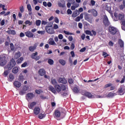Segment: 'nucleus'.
<instances>
[{
  "label": "nucleus",
  "mask_w": 125,
  "mask_h": 125,
  "mask_svg": "<svg viewBox=\"0 0 125 125\" xmlns=\"http://www.w3.org/2000/svg\"><path fill=\"white\" fill-rule=\"evenodd\" d=\"M16 65V62H15V60H14V59L13 58L11 59L10 60L9 63L4 67V69L7 70H5L3 73L2 74L3 77H4L5 78H6V77L8 76V74H9L10 73L9 71H10L11 70H12V68L14 67H15Z\"/></svg>",
  "instance_id": "f257e3e1"
},
{
  "label": "nucleus",
  "mask_w": 125,
  "mask_h": 125,
  "mask_svg": "<svg viewBox=\"0 0 125 125\" xmlns=\"http://www.w3.org/2000/svg\"><path fill=\"white\" fill-rule=\"evenodd\" d=\"M108 32L110 35H116L117 34V28L114 26H109L108 27Z\"/></svg>",
  "instance_id": "f03ea898"
},
{
  "label": "nucleus",
  "mask_w": 125,
  "mask_h": 125,
  "mask_svg": "<svg viewBox=\"0 0 125 125\" xmlns=\"http://www.w3.org/2000/svg\"><path fill=\"white\" fill-rule=\"evenodd\" d=\"M6 58L5 56L3 55L0 56V66H4L5 64H6Z\"/></svg>",
  "instance_id": "7ed1b4c3"
},
{
  "label": "nucleus",
  "mask_w": 125,
  "mask_h": 125,
  "mask_svg": "<svg viewBox=\"0 0 125 125\" xmlns=\"http://www.w3.org/2000/svg\"><path fill=\"white\" fill-rule=\"evenodd\" d=\"M29 88V87L27 85H24L22 86L21 90L20 91L19 94L20 95H24V94H26L27 92V90H28V89Z\"/></svg>",
  "instance_id": "20e7f679"
},
{
  "label": "nucleus",
  "mask_w": 125,
  "mask_h": 125,
  "mask_svg": "<svg viewBox=\"0 0 125 125\" xmlns=\"http://www.w3.org/2000/svg\"><path fill=\"white\" fill-rule=\"evenodd\" d=\"M32 59H34L35 61H39V59H41V57L38 56V52H35V53H32L30 56Z\"/></svg>",
  "instance_id": "39448f33"
},
{
  "label": "nucleus",
  "mask_w": 125,
  "mask_h": 125,
  "mask_svg": "<svg viewBox=\"0 0 125 125\" xmlns=\"http://www.w3.org/2000/svg\"><path fill=\"white\" fill-rule=\"evenodd\" d=\"M117 93L118 95H124L125 93V87L121 86L118 89Z\"/></svg>",
  "instance_id": "423d86ee"
},
{
  "label": "nucleus",
  "mask_w": 125,
  "mask_h": 125,
  "mask_svg": "<svg viewBox=\"0 0 125 125\" xmlns=\"http://www.w3.org/2000/svg\"><path fill=\"white\" fill-rule=\"evenodd\" d=\"M103 23L105 27H108V26H110V24H111L110 23V21H109V20L108 19V17H106V16H104V20H103Z\"/></svg>",
  "instance_id": "0eeeda50"
},
{
  "label": "nucleus",
  "mask_w": 125,
  "mask_h": 125,
  "mask_svg": "<svg viewBox=\"0 0 125 125\" xmlns=\"http://www.w3.org/2000/svg\"><path fill=\"white\" fill-rule=\"evenodd\" d=\"M84 19L86 21H88L90 24H92V18H91L90 15L89 14H86L84 15Z\"/></svg>",
  "instance_id": "6e6552de"
},
{
  "label": "nucleus",
  "mask_w": 125,
  "mask_h": 125,
  "mask_svg": "<svg viewBox=\"0 0 125 125\" xmlns=\"http://www.w3.org/2000/svg\"><path fill=\"white\" fill-rule=\"evenodd\" d=\"M88 13H91L94 17H96L98 16V12L94 9H91L88 10Z\"/></svg>",
  "instance_id": "1a4fd4ad"
},
{
  "label": "nucleus",
  "mask_w": 125,
  "mask_h": 125,
  "mask_svg": "<svg viewBox=\"0 0 125 125\" xmlns=\"http://www.w3.org/2000/svg\"><path fill=\"white\" fill-rule=\"evenodd\" d=\"M38 46V44L35 43L34 44L33 46H30L29 47V50H30L31 52H34L35 50L37 49V47Z\"/></svg>",
  "instance_id": "9d476101"
},
{
  "label": "nucleus",
  "mask_w": 125,
  "mask_h": 125,
  "mask_svg": "<svg viewBox=\"0 0 125 125\" xmlns=\"http://www.w3.org/2000/svg\"><path fill=\"white\" fill-rule=\"evenodd\" d=\"M26 37L27 38H34V34L30 31H27L24 33Z\"/></svg>",
  "instance_id": "9b49d317"
},
{
  "label": "nucleus",
  "mask_w": 125,
  "mask_h": 125,
  "mask_svg": "<svg viewBox=\"0 0 125 125\" xmlns=\"http://www.w3.org/2000/svg\"><path fill=\"white\" fill-rule=\"evenodd\" d=\"M58 82L59 83H63V84H66V83H67V80L63 78H59Z\"/></svg>",
  "instance_id": "f8f14e48"
},
{
  "label": "nucleus",
  "mask_w": 125,
  "mask_h": 125,
  "mask_svg": "<svg viewBox=\"0 0 125 125\" xmlns=\"http://www.w3.org/2000/svg\"><path fill=\"white\" fill-rule=\"evenodd\" d=\"M38 73L40 76H44L46 72L44 70V69L41 68L39 69Z\"/></svg>",
  "instance_id": "ddd939ff"
},
{
  "label": "nucleus",
  "mask_w": 125,
  "mask_h": 125,
  "mask_svg": "<svg viewBox=\"0 0 125 125\" xmlns=\"http://www.w3.org/2000/svg\"><path fill=\"white\" fill-rule=\"evenodd\" d=\"M41 111V108L38 106H36L34 108L33 112L35 115H39L40 114V112Z\"/></svg>",
  "instance_id": "4468645a"
},
{
  "label": "nucleus",
  "mask_w": 125,
  "mask_h": 125,
  "mask_svg": "<svg viewBox=\"0 0 125 125\" xmlns=\"http://www.w3.org/2000/svg\"><path fill=\"white\" fill-rule=\"evenodd\" d=\"M14 79H15L14 75H13L12 73H10L8 77V82H13V81H14Z\"/></svg>",
  "instance_id": "2eb2a0df"
},
{
  "label": "nucleus",
  "mask_w": 125,
  "mask_h": 125,
  "mask_svg": "<svg viewBox=\"0 0 125 125\" xmlns=\"http://www.w3.org/2000/svg\"><path fill=\"white\" fill-rule=\"evenodd\" d=\"M26 97H27L28 99H33V98L35 97V94L33 93H28L26 94Z\"/></svg>",
  "instance_id": "dca6fc26"
},
{
  "label": "nucleus",
  "mask_w": 125,
  "mask_h": 125,
  "mask_svg": "<svg viewBox=\"0 0 125 125\" xmlns=\"http://www.w3.org/2000/svg\"><path fill=\"white\" fill-rule=\"evenodd\" d=\"M19 69H20V67H19V66L14 67L12 69V73L13 74H17V73L19 72Z\"/></svg>",
  "instance_id": "f3484780"
},
{
  "label": "nucleus",
  "mask_w": 125,
  "mask_h": 125,
  "mask_svg": "<svg viewBox=\"0 0 125 125\" xmlns=\"http://www.w3.org/2000/svg\"><path fill=\"white\" fill-rule=\"evenodd\" d=\"M36 105H37V103L36 102H32L30 104H28V108L29 109H33Z\"/></svg>",
  "instance_id": "a211bd4d"
},
{
  "label": "nucleus",
  "mask_w": 125,
  "mask_h": 125,
  "mask_svg": "<svg viewBox=\"0 0 125 125\" xmlns=\"http://www.w3.org/2000/svg\"><path fill=\"white\" fill-rule=\"evenodd\" d=\"M78 15H80V12H79V10H76L74 12H73L72 17L75 18V17H77V16Z\"/></svg>",
  "instance_id": "6ab92c4d"
},
{
  "label": "nucleus",
  "mask_w": 125,
  "mask_h": 125,
  "mask_svg": "<svg viewBox=\"0 0 125 125\" xmlns=\"http://www.w3.org/2000/svg\"><path fill=\"white\" fill-rule=\"evenodd\" d=\"M54 87L55 88V90L57 91V92H61V85L56 84L55 85Z\"/></svg>",
  "instance_id": "aec40b11"
},
{
  "label": "nucleus",
  "mask_w": 125,
  "mask_h": 125,
  "mask_svg": "<svg viewBox=\"0 0 125 125\" xmlns=\"http://www.w3.org/2000/svg\"><path fill=\"white\" fill-rule=\"evenodd\" d=\"M48 90H49V91H51V92H52L54 94L56 93V90H55V88H54V87L52 85L49 86Z\"/></svg>",
  "instance_id": "412c9836"
},
{
  "label": "nucleus",
  "mask_w": 125,
  "mask_h": 125,
  "mask_svg": "<svg viewBox=\"0 0 125 125\" xmlns=\"http://www.w3.org/2000/svg\"><path fill=\"white\" fill-rule=\"evenodd\" d=\"M13 84L16 87H18V88L21 86V83L18 81H15Z\"/></svg>",
  "instance_id": "4be33fe9"
},
{
  "label": "nucleus",
  "mask_w": 125,
  "mask_h": 125,
  "mask_svg": "<svg viewBox=\"0 0 125 125\" xmlns=\"http://www.w3.org/2000/svg\"><path fill=\"white\" fill-rule=\"evenodd\" d=\"M55 116L56 118H60V116H61V112L58 110H56L55 111Z\"/></svg>",
  "instance_id": "5701e85b"
},
{
  "label": "nucleus",
  "mask_w": 125,
  "mask_h": 125,
  "mask_svg": "<svg viewBox=\"0 0 125 125\" xmlns=\"http://www.w3.org/2000/svg\"><path fill=\"white\" fill-rule=\"evenodd\" d=\"M124 19H125V15H122V14H119L118 15V18H117V20L116 21H118V20H120V21H124Z\"/></svg>",
  "instance_id": "b1692460"
},
{
  "label": "nucleus",
  "mask_w": 125,
  "mask_h": 125,
  "mask_svg": "<svg viewBox=\"0 0 125 125\" xmlns=\"http://www.w3.org/2000/svg\"><path fill=\"white\" fill-rule=\"evenodd\" d=\"M84 95L86 96V97H87L88 98H92V94L91 93L88 92H85L84 93Z\"/></svg>",
  "instance_id": "393cba45"
},
{
  "label": "nucleus",
  "mask_w": 125,
  "mask_h": 125,
  "mask_svg": "<svg viewBox=\"0 0 125 125\" xmlns=\"http://www.w3.org/2000/svg\"><path fill=\"white\" fill-rule=\"evenodd\" d=\"M118 44L120 45V47H121V48H122V47H124L125 43H124V41H123L122 39H119Z\"/></svg>",
  "instance_id": "a878e982"
},
{
  "label": "nucleus",
  "mask_w": 125,
  "mask_h": 125,
  "mask_svg": "<svg viewBox=\"0 0 125 125\" xmlns=\"http://www.w3.org/2000/svg\"><path fill=\"white\" fill-rule=\"evenodd\" d=\"M63 3H62L61 2H59L58 3V6H59V7H62V8L65 7V6H66V3H65V1L63 0Z\"/></svg>",
  "instance_id": "bb28decb"
},
{
  "label": "nucleus",
  "mask_w": 125,
  "mask_h": 125,
  "mask_svg": "<svg viewBox=\"0 0 125 125\" xmlns=\"http://www.w3.org/2000/svg\"><path fill=\"white\" fill-rule=\"evenodd\" d=\"M46 30L48 34H54V30H53V28L46 29Z\"/></svg>",
  "instance_id": "cd10ccee"
},
{
  "label": "nucleus",
  "mask_w": 125,
  "mask_h": 125,
  "mask_svg": "<svg viewBox=\"0 0 125 125\" xmlns=\"http://www.w3.org/2000/svg\"><path fill=\"white\" fill-rule=\"evenodd\" d=\"M7 33H8L9 35H15L16 34V32L14 30H8Z\"/></svg>",
  "instance_id": "c85d7f7f"
},
{
  "label": "nucleus",
  "mask_w": 125,
  "mask_h": 125,
  "mask_svg": "<svg viewBox=\"0 0 125 125\" xmlns=\"http://www.w3.org/2000/svg\"><path fill=\"white\" fill-rule=\"evenodd\" d=\"M59 62L62 66H65V65H66V61L64 60L60 59L59 60Z\"/></svg>",
  "instance_id": "c756f323"
},
{
  "label": "nucleus",
  "mask_w": 125,
  "mask_h": 125,
  "mask_svg": "<svg viewBox=\"0 0 125 125\" xmlns=\"http://www.w3.org/2000/svg\"><path fill=\"white\" fill-rule=\"evenodd\" d=\"M20 56H21V54L20 52H18L16 53L15 54V59H18V58H19Z\"/></svg>",
  "instance_id": "7c9ffc66"
},
{
  "label": "nucleus",
  "mask_w": 125,
  "mask_h": 125,
  "mask_svg": "<svg viewBox=\"0 0 125 125\" xmlns=\"http://www.w3.org/2000/svg\"><path fill=\"white\" fill-rule=\"evenodd\" d=\"M51 83L53 85H56L57 84V81H56V80L55 79L52 78L51 80Z\"/></svg>",
  "instance_id": "2f4dec72"
},
{
  "label": "nucleus",
  "mask_w": 125,
  "mask_h": 125,
  "mask_svg": "<svg viewBox=\"0 0 125 125\" xmlns=\"http://www.w3.org/2000/svg\"><path fill=\"white\" fill-rule=\"evenodd\" d=\"M24 60V58L23 57H21L20 58L18 59L17 60V63L18 64H20V63L22 62V61Z\"/></svg>",
  "instance_id": "473e14b6"
},
{
  "label": "nucleus",
  "mask_w": 125,
  "mask_h": 125,
  "mask_svg": "<svg viewBox=\"0 0 125 125\" xmlns=\"http://www.w3.org/2000/svg\"><path fill=\"white\" fill-rule=\"evenodd\" d=\"M10 47L12 51H14V50H15V47L13 43H10Z\"/></svg>",
  "instance_id": "72a5a7b5"
},
{
  "label": "nucleus",
  "mask_w": 125,
  "mask_h": 125,
  "mask_svg": "<svg viewBox=\"0 0 125 125\" xmlns=\"http://www.w3.org/2000/svg\"><path fill=\"white\" fill-rule=\"evenodd\" d=\"M115 95H117V94L115 93L110 92L107 95V97H113V96H115Z\"/></svg>",
  "instance_id": "f704fd0d"
},
{
  "label": "nucleus",
  "mask_w": 125,
  "mask_h": 125,
  "mask_svg": "<svg viewBox=\"0 0 125 125\" xmlns=\"http://www.w3.org/2000/svg\"><path fill=\"white\" fill-rule=\"evenodd\" d=\"M48 63L49 65H53L54 64V61L51 59H49L48 60Z\"/></svg>",
  "instance_id": "c9c22d12"
},
{
  "label": "nucleus",
  "mask_w": 125,
  "mask_h": 125,
  "mask_svg": "<svg viewBox=\"0 0 125 125\" xmlns=\"http://www.w3.org/2000/svg\"><path fill=\"white\" fill-rule=\"evenodd\" d=\"M85 33L86 34V35H89L91 36V37L93 36V34H92V33H91V31H90V30H86L85 31Z\"/></svg>",
  "instance_id": "e433bc0d"
},
{
  "label": "nucleus",
  "mask_w": 125,
  "mask_h": 125,
  "mask_svg": "<svg viewBox=\"0 0 125 125\" xmlns=\"http://www.w3.org/2000/svg\"><path fill=\"white\" fill-rule=\"evenodd\" d=\"M66 85L63 84H61V90L64 91L66 90Z\"/></svg>",
  "instance_id": "4c0bfd02"
},
{
  "label": "nucleus",
  "mask_w": 125,
  "mask_h": 125,
  "mask_svg": "<svg viewBox=\"0 0 125 125\" xmlns=\"http://www.w3.org/2000/svg\"><path fill=\"white\" fill-rule=\"evenodd\" d=\"M25 25H29V26H31L32 24H33V22L30 21L29 20H27L25 21Z\"/></svg>",
  "instance_id": "58836bf2"
},
{
  "label": "nucleus",
  "mask_w": 125,
  "mask_h": 125,
  "mask_svg": "<svg viewBox=\"0 0 125 125\" xmlns=\"http://www.w3.org/2000/svg\"><path fill=\"white\" fill-rule=\"evenodd\" d=\"M41 23H42V21L40 20H36V26H41Z\"/></svg>",
  "instance_id": "ea45409f"
},
{
  "label": "nucleus",
  "mask_w": 125,
  "mask_h": 125,
  "mask_svg": "<svg viewBox=\"0 0 125 125\" xmlns=\"http://www.w3.org/2000/svg\"><path fill=\"white\" fill-rule=\"evenodd\" d=\"M44 117H45V114H40L39 116H38V118L39 119H41V120H42V119H43V118H44Z\"/></svg>",
  "instance_id": "a19ab883"
},
{
  "label": "nucleus",
  "mask_w": 125,
  "mask_h": 125,
  "mask_svg": "<svg viewBox=\"0 0 125 125\" xmlns=\"http://www.w3.org/2000/svg\"><path fill=\"white\" fill-rule=\"evenodd\" d=\"M73 92H75V93H79V89L78 88V87H74L73 88Z\"/></svg>",
  "instance_id": "79ce46f5"
},
{
  "label": "nucleus",
  "mask_w": 125,
  "mask_h": 125,
  "mask_svg": "<svg viewBox=\"0 0 125 125\" xmlns=\"http://www.w3.org/2000/svg\"><path fill=\"white\" fill-rule=\"evenodd\" d=\"M49 44H50V45H55V44H56V43H55L54 41L50 40L49 41Z\"/></svg>",
  "instance_id": "37998d69"
},
{
  "label": "nucleus",
  "mask_w": 125,
  "mask_h": 125,
  "mask_svg": "<svg viewBox=\"0 0 125 125\" xmlns=\"http://www.w3.org/2000/svg\"><path fill=\"white\" fill-rule=\"evenodd\" d=\"M102 56H104V58H106V57H108V56H109V54L105 52H103Z\"/></svg>",
  "instance_id": "c03bdc74"
},
{
  "label": "nucleus",
  "mask_w": 125,
  "mask_h": 125,
  "mask_svg": "<svg viewBox=\"0 0 125 125\" xmlns=\"http://www.w3.org/2000/svg\"><path fill=\"white\" fill-rule=\"evenodd\" d=\"M28 11H32V6H31V4H28L27 5Z\"/></svg>",
  "instance_id": "a18cd8bd"
},
{
  "label": "nucleus",
  "mask_w": 125,
  "mask_h": 125,
  "mask_svg": "<svg viewBox=\"0 0 125 125\" xmlns=\"http://www.w3.org/2000/svg\"><path fill=\"white\" fill-rule=\"evenodd\" d=\"M79 5H80L79 4H77L76 7L74 5L71 6V10H75V9H76V8H77V7H78V6Z\"/></svg>",
  "instance_id": "49530a36"
},
{
  "label": "nucleus",
  "mask_w": 125,
  "mask_h": 125,
  "mask_svg": "<svg viewBox=\"0 0 125 125\" xmlns=\"http://www.w3.org/2000/svg\"><path fill=\"white\" fill-rule=\"evenodd\" d=\"M27 65L28 62H25L21 64V67H22V68H25V67H26Z\"/></svg>",
  "instance_id": "de8ad7c7"
},
{
  "label": "nucleus",
  "mask_w": 125,
  "mask_h": 125,
  "mask_svg": "<svg viewBox=\"0 0 125 125\" xmlns=\"http://www.w3.org/2000/svg\"><path fill=\"white\" fill-rule=\"evenodd\" d=\"M19 81H24V76L22 75V74H20L19 78Z\"/></svg>",
  "instance_id": "09e8293b"
},
{
  "label": "nucleus",
  "mask_w": 125,
  "mask_h": 125,
  "mask_svg": "<svg viewBox=\"0 0 125 125\" xmlns=\"http://www.w3.org/2000/svg\"><path fill=\"white\" fill-rule=\"evenodd\" d=\"M67 1L71 4H74L76 2L75 0H67Z\"/></svg>",
  "instance_id": "8fccbe9b"
},
{
  "label": "nucleus",
  "mask_w": 125,
  "mask_h": 125,
  "mask_svg": "<svg viewBox=\"0 0 125 125\" xmlns=\"http://www.w3.org/2000/svg\"><path fill=\"white\" fill-rule=\"evenodd\" d=\"M5 5H2V4L0 3V8H2L3 10H7L6 8H5Z\"/></svg>",
  "instance_id": "3c124183"
},
{
  "label": "nucleus",
  "mask_w": 125,
  "mask_h": 125,
  "mask_svg": "<svg viewBox=\"0 0 125 125\" xmlns=\"http://www.w3.org/2000/svg\"><path fill=\"white\" fill-rule=\"evenodd\" d=\"M5 5H2V4L0 3V8H2L3 10H7L6 8H5Z\"/></svg>",
  "instance_id": "603ef678"
},
{
  "label": "nucleus",
  "mask_w": 125,
  "mask_h": 125,
  "mask_svg": "<svg viewBox=\"0 0 125 125\" xmlns=\"http://www.w3.org/2000/svg\"><path fill=\"white\" fill-rule=\"evenodd\" d=\"M113 85V84L111 83H107L104 85L105 88H107V87H110V86H112Z\"/></svg>",
  "instance_id": "864d4df0"
},
{
  "label": "nucleus",
  "mask_w": 125,
  "mask_h": 125,
  "mask_svg": "<svg viewBox=\"0 0 125 125\" xmlns=\"http://www.w3.org/2000/svg\"><path fill=\"white\" fill-rule=\"evenodd\" d=\"M63 33H64V34H65V35H74L73 33L69 32H68V31H66V30L63 31Z\"/></svg>",
  "instance_id": "5fc2aeb1"
},
{
  "label": "nucleus",
  "mask_w": 125,
  "mask_h": 125,
  "mask_svg": "<svg viewBox=\"0 0 125 125\" xmlns=\"http://www.w3.org/2000/svg\"><path fill=\"white\" fill-rule=\"evenodd\" d=\"M90 3L92 6H94L95 5V1H94V0H91Z\"/></svg>",
  "instance_id": "6e6d98bb"
},
{
  "label": "nucleus",
  "mask_w": 125,
  "mask_h": 125,
  "mask_svg": "<svg viewBox=\"0 0 125 125\" xmlns=\"http://www.w3.org/2000/svg\"><path fill=\"white\" fill-rule=\"evenodd\" d=\"M20 11L21 13H23L24 12V6H21L20 7Z\"/></svg>",
  "instance_id": "4d7b16f0"
},
{
  "label": "nucleus",
  "mask_w": 125,
  "mask_h": 125,
  "mask_svg": "<svg viewBox=\"0 0 125 125\" xmlns=\"http://www.w3.org/2000/svg\"><path fill=\"white\" fill-rule=\"evenodd\" d=\"M125 76L124 75L122 80L120 81V83H125Z\"/></svg>",
  "instance_id": "13d9d810"
},
{
  "label": "nucleus",
  "mask_w": 125,
  "mask_h": 125,
  "mask_svg": "<svg viewBox=\"0 0 125 125\" xmlns=\"http://www.w3.org/2000/svg\"><path fill=\"white\" fill-rule=\"evenodd\" d=\"M81 18H80V16L77 17V18H76L75 19V21H76V22H80V21H81Z\"/></svg>",
  "instance_id": "bf43d9fd"
},
{
  "label": "nucleus",
  "mask_w": 125,
  "mask_h": 125,
  "mask_svg": "<svg viewBox=\"0 0 125 125\" xmlns=\"http://www.w3.org/2000/svg\"><path fill=\"white\" fill-rule=\"evenodd\" d=\"M53 28L55 30H57V29H58V28H59V26H58V25H57L56 24H54Z\"/></svg>",
  "instance_id": "052dcab7"
},
{
  "label": "nucleus",
  "mask_w": 125,
  "mask_h": 125,
  "mask_svg": "<svg viewBox=\"0 0 125 125\" xmlns=\"http://www.w3.org/2000/svg\"><path fill=\"white\" fill-rule=\"evenodd\" d=\"M68 83L70 84H72V83H74V81H73V79H72L71 78V79H68Z\"/></svg>",
  "instance_id": "680f3d73"
},
{
  "label": "nucleus",
  "mask_w": 125,
  "mask_h": 125,
  "mask_svg": "<svg viewBox=\"0 0 125 125\" xmlns=\"http://www.w3.org/2000/svg\"><path fill=\"white\" fill-rule=\"evenodd\" d=\"M78 27L80 29H82V28H83V23H82V22H79L78 23Z\"/></svg>",
  "instance_id": "e2e57ef3"
},
{
  "label": "nucleus",
  "mask_w": 125,
  "mask_h": 125,
  "mask_svg": "<svg viewBox=\"0 0 125 125\" xmlns=\"http://www.w3.org/2000/svg\"><path fill=\"white\" fill-rule=\"evenodd\" d=\"M121 26H125V20L121 21Z\"/></svg>",
  "instance_id": "0e129e2a"
},
{
  "label": "nucleus",
  "mask_w": 125,
  "mask_h": 125,
  "mask_svg": "<svg viewBox=\"0 0 125 125\" xmlns=\"http://www.w3.org/2000/svg\"><path fill=\"white\" fill-rule=\"evenodd\" d=\"M108 44L110 46H114V43L112 41H110L108 43Z\"/></svg>",
  "instance_id": "69168bd1"
},
{
  "label": "nucleus",
  "mask_w": 125,
  "mask_h": 125,
  "mask_svg": "<svg viewBox=\"0 0 125 125\" xmlns=\"http://www.w3.org/2000/svg\"><path fill=\"white\" fill-rule=\"evenodd\" d=\"M67 14H72V10H71L70 9H67Z\"/></svg>",
  "instance_id": "338daca9"
},
{
  "label": "nucleus",
  "mask_w": 125,
  "mask_h": 125,
  "mask_svg": "<svg viewBox=\"0 0 125 125\" xmlns=\"http://www.w3.org/2000/svg\"><path fill=\"white\" fill-rule=\"evenodd\" d=\"M35 92L37 93V94H41V90L36 89L35 90Z\"/></svg>",
  "instance_id": "774afa93"
}]
</instances>
